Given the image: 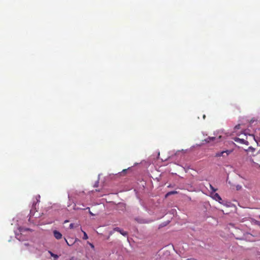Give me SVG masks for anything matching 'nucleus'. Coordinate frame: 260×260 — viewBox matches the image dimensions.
I'll return each instance as SVG.
<instances>
[{
    "instance_id": "f03ea898",
    "label": "nucleus",
    "mask_w": 260,
    "mask_h": 260,
    "mask_svg": "<svg viewBox=\"0 0 260 260\" xmlns=\"http://www.w3.org/2000/svg\"><path fill=\"white\" fill-rule=\"evenodd\" d=\"M232 152L231 150H226V151H223L220 152H217L215 154L216 157H220V156H223L225 157V156H228L229 154H230Z\"/></svg>"
},
{
    "instance_id": "7ed1b4c3",
    "label": "nucleus",
    "mask_w": 260,
    "mask_h": 260,
    "mask_svg": "<svg viewBox=\"0 0 260 260\" xmlns=\"http://www.w3.org/2000/svg\"><path fill=\"white\" fill-rule=\"evenodd\" d=\"M114 231L119 232L122 235H123L124 236H126L127 235V233L126 232H125V231L121 230L119 228H115L113 229V231L110 232V235L113 234L114 233Z\"/></svg>"
},
{
    "instance_id": "f257e3e1",
    "label": "nucleus",
    "mask_w": 260,
    "mask_h": 260,
    "mask_svg": "<svg viewBox=\"0 0 260 260\" xmlns=\"http://www.w3.org/2000/svg\"><path fill=\"white\" fill-rule=\"evenodd\" d=\"M233 139H234V141H235L236 142H237L239 144H245L246 145H249V142L245 140L244 139L235 137Z\"/></svg>"
},
{
    "instance_id": "20e7f679",
    "label": "nucleus",
    "mask_w": 260,
    "mask_h": 260,
    "mask_svg": "<svg viewBox=\"0 0 260 260\" xmlns=\"http://www.w3.org/2000/svg\"><path fill=\"white\" fill-rule=\"evenodd\" d=\"M221 136H219L218 138H216V137H209L208 138H207L206 140H205V141L207 143H210L212 141H214L216 140V142H219L220 141V139L221 138Z\"/></svg>"
},
{
    "instance_id": "4468645a",
    "label": "nucleus",
    "mask_w": 260,
    "mask_h": 260,
    "mask_svg": "<svg viewBox=\"0 0 260 260\" xmlns=\"http://www.w3.org/2000/svg\"><path fill=\"white\" fill-rule=\"evenodd\" d=\"M64 240H65V241H66V243H67V244H68L69 246H71V245H70V244L68 243V241L66 240V239H64Z\"/></svg>"
},
{
    "instance_id": "6ab92c4d",
    "label": "nucleus",
    "mask_w": 260,
    "mask_h": 260,
    "mask_svg": "<svg viewBox=\"0 0 260 260\" xmlns=\"http://www.w3.org/2000/svg\"><path fill=\"white\" fill-rule=\"evenodd\" d=\"M203 118H205V115H204L203 116Z\"/></svg>"
},
{
    "instance_id": "423d86ee",
    "label": "nucleus",
    "mask_w": 260,
    "mask_h": 260,
    "mask_svg": "<svg viewBox=\"0 0 260 260\" xmlns=\"http://www.w3.org/2000/svg\"><path fill=\"white\" fill-rule=\"evenodd\" d=\"M213 198L217 201H218L220 203H221V201H222V199L220 197V196L217 193H215L213 196Z\"/></svg>"
},
{
    "instance_id": "2eb2a0df",
    "label": "nucleus",
    "mask_w": 260,
    "mask_h": 260,
    "mask_svg": "<svg viewBox=\"0 0 260 260\" xmlns=\"http://www.w3.org/2000/svg\"><path fill=\"white\" fill-rule=\"evenodd\" d=\"M89 213L90 215H91L92 216L94 215V214L90 211H89Z\"/></svg>"
},
{
    "instance_id": "9d476101",
    "label": "nucleus",
    "mask_w": 260,
    "mask_h": 260,
    "mask_svg": "<svg viewBox=\"0 0 260 260\" xmlns=\"http://www.w3.org/2000/svg\"><path fill=\"white\" fill-rule=\"evenodd\" d=\"M241 127V124H239L235 126V129H239Z\"/></svg>"
},
{
    "instance_id": "f8f14e48",
    "label": "nucleus",
    "mask_w": 260,
    "mask_h": 260,
    "mask_svg": "<svg viewBox=\"0 0 260 260\" xmlns=\"http://www.w3.org/2000/svg\"><path fill=\"white\" fill-rule=\"evenodd\" d=\"M69 228L70 229H72L74 228V224L73 223H71L70 224Z\"/></svg>"
},
{
    "instance_id": "f3484780",
    "label": "nucleus",
    "mask_w": 260,
    "mask_h": 260,
    "mask_svg": "<svg viewBox=\"0 0 260 260\" xmlns=\"http://www.w3.org/2000/svg\"><path fill=\"white\" fill-rule=\"evenodd\" d=\"M25 245L26 246H28L29 245V244H28V243H25Z\"/></svg>"
},
{
    "instance_id": "6e6552de",
    "label": "nucleus",
    "mask_w": 260,
    "mask_h": 260,
    "mask_svg": "<svg viewBox=\"0 0 260 260\" xmlns=\"http://www.w3.org/2000/svg\"><path fill=\"white\" fill-rule=\"evenodd\" d=\"M210 189L213 192H215L217 189H215L211 184H209Z\"/></svg>"
},
{
    "instance_id": "1a4fd4ad",
    "label": "nucleus",
    "mask_w": 260,
    "mask_h": 260,
    "mask_svg": "<svg viewBox=\"0 0 260 260\" xmlns=\"http://www.w3.org/2000/svg\"><path fill=\"white\" fill-rule=\"evenodd\" d=\"M82 232L83 233V234H84L83 239L84 240H87L88 239V238L87 234L85 232H84L83 231H82Z\"/></svg>"
},
{
    "instance_id": "9b49d317",
    "label": "nucleus",
    "mask_w": 260,
    "mask_h": 260,
    "mask_svg": "<svg viewBox=\"0 0 260 260\" xmlns=\"http://www.w3.org/2000/svg\"><path fill=\"white\" fill-rule=\"evenodd\" d=\"M177 192L176 191H170V192H169L167 194V196H168V195H170V194H175Z\"/></svg>"
},
{
    "instance_id": "ddd939ff",
    "label": "nucleus",
    "mask_w": 260,
    "mask_h": 260,
    "mask_svg": "<svg viewBox=\"0 0 260 260\" xmlns=\"http://www.w3.org/2000/svg\"><path fill=\"white\" fill-rule=\"evenodd\" d=\"M256 121V119H255L254 118H252L250 121V123H252V122H253L254 121Z\"/></svg>"
},
{
    "instance_id": "39448f33",
    "label": "nucleus",
    "mask_w": 260,
    "mask_h": 260,
    "mask_svg": "<svg viewBox=\"0 0 260 260\" xmlns=\"http://www.w3.org/2000/svg\"><path fill=\"white\" fill-rule=\"evenodd\" d=\"M53 235L54 237L57 240L60 239L62 238V234L56 230L53 231Z\"/></svg>"
},
{
    "instance_id": "a211bd4d",
    "label": "nucleus",
    "mask_w": 260,
    "mask_h": 260,
    "mask_svg": "<svg viewBox=\"0 0 260 260\" xmlns=\"http://www.w3.org/2000/svg\"><path fill=\"white\" fill-rule=\"evenodd\" d=\"M123 171L125 172V171H126V170H123Z\"/></svg>"
},
{
    "instance_id": "dca6fc26",
    "label": "nucleus",
    "mask_w": 260,
    "mask_h": 260,
    "mask_svg": "<svg viewBox=\"0 0 260 260\" xmlns=\"http://www.w3.org/2000/svg\"><path fill=\"white\" fill-rule=\"evenodd\" d=\"M69 222V220H66L64 221V223H67Z\"/></svg>"
},
{
    "instance_id": "0eeeda50",
    "label": "nucleus",
    "mask_w": 260,
    "mask_h": 260,
    "mask_svg": "<svg viewBox=\"0 0 260 260\" xmlns=\"http://www.w3.org/2000/svg\"><path fill=\"white\" fill-rule=\"evenodd\" d=\"M49 253L50 254L52 257H53L55 259H57L58 258V256L57 254H54L51 251H49Z\"/></svg>"
}]
</instances>
